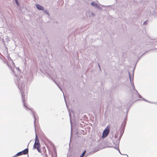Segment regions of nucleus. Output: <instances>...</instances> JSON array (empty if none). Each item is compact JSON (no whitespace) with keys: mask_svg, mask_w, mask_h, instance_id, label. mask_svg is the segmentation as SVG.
<instances>
[{"mask_svg":"<svg viewBox=\"0 0 157 157\" xmlns=\"http://www.w3.org/2000/svg\"><path fill=\"white\" fill-rule=\"evenodd\" d=\"M35 132L36 134V137L35 139V142L33 146V149H36L37 151L40 153H41V151L40 149V145L38 139L37 135L36 132V128H35Z\"/></svg>","mask_w":157,"mask_h":157,"instance_id":"20e7f679","label":"nucleus"},{"mask_svg":"<svg viewBox=\"0 0 157 157\" xmlns=\"http://www.w3.org/2000/svg\"><path fill=\"white\" fill-rule=\"evenodd\" d=\"M15 2H16V1H18V0H15Z\"/></svg>","mask_w":157,"mask_h":157,"instance_id":"cd10ccee","label":"nucleus"},{"mask_svg":"<svg viewBox=\"0 0 157 157\" xmlns=\"http://www.w3.org/2000/svg\"><path fill=\"white\" fill-rule=\"evenodd\" d=\"M128 111H127V113H128Z\"/></svg>","mask_w":157,"mask_h":157,"instance_id":"2f4dec72","label":"nucleus"},{"mask_svg":"<svg viewBox=\"0 0 157 157\" xmlns=\"http://www.w3.org/2000/svg\"><path fill=\"white\" fill-rule=\"evenodd\" d=\"M124 129H121V131L118 138V135L116 134L114 136V139L113 140V143L114 144L118 145L119 144L120 140L124 132Z\"/></svg>","mask_w":157,"mask_h":157,"instance_id":"39448f33","label":"nucleus"},{"mask_svg":"<svg viewBox=\"0 0 157 157\" xmlns=\"http://www.w3.org/2000/svg\"><path fill=\"white\" fill-rule=\"evenodd\" d=\"M36 8L38 10H44V7L40 5L39 4H36Z\"/></svg>","mask_w":157,"mask_h":157,"instance_id":"9d476101","label":"nucleus"},{"mask_svg":"<svg viewBox=\"0 0 157 157\" xmlns=\"http://www.w3.org/2000/svg\"><path fill=\"white\" fill-rule=\"evenodd\" d=\"M118 151H119V152L121 154V155H124V154H122L121 153V152H120V150H119H119H118ZM126 155L127 156V157H128V155Z\"/></svg>","mask_w":157,"mask_h":157,"instance_id":"aec40b11","label":"nucleus"},{"mask_svg":"<svg viewBox=\"0 0 157 157\" xmlns=\"http://www.w3.org/2000/svg\"><path fill=\"white\" fill-rule=\"evenodd\" d=\"M28 157H29V156H28Z\"/></svg>","mask_w":157,"mask_h":157,"instance_id":"473e14b6","label":"nucleus"},{"mask_svg":"<svg viewBox=\"0 0 157 157\" xmlns=\"http://www.w3.org/2000/svg\"><path fill=\"white\" fill-rule=\"evenodd\" d=\"M28 151L29 149L28 148H27L22 151L17 153L16 155L13 156V157H16L21 155H26L28 153Z\"/></svg>","mask_w":157,"mask_h":157,"instance_id":"423d86ee","label":"nucleus"},{"mask_svg":"<svg viewBox=\"0 0 157 157\" xmlns=\"http://www.w3.org/2000/svg\"><path fill=\"white\" fill-rule=\"evenodd\" d=\"M155 104L157 105V102H155Z\"/></svg>","mask_w":157,"mask_h":157,"instance_id":"393cba45","label":"nucleus"},{"mask_svg":"<svg viewBox=\"0 0 157 157\" xmlns=\"http://www.w3.org/2000/svg\"><path fill=\"white\" fill-rule=\"evenodd\" d=\"M149 103H151V104H155V102H152V101H149L148 102Z\"/></svg>","mask_w":157,"mask_h":157,"instance_id":"412c9836","label":"nucleus"},{"mask_svg":"<svg viewBox=\"0 0 157 157\" xmlns=\"http://www.w3.org/2000/svg\"><path fill=\"white\" fill-rule=\"evenodd\" d=\"M27 79H25L24 81V82H23L22 84H18V87L21 93V97L24 107L26 109H28V110H29V113L30 114L32 115L34 119V124L35 128V122L36 119L35 116L34 111L31 108L29 107V105H28L27 104H26L25 102L26 98L27 91V90L28 88L27 85Z\"/></svg>","mask_w":157,"mask_h":157,"instance_id":"f257e3e1","label":"nucleus"},{"mask_svg":"<svg viewBox=\"0 0 157 157\" xmlns=\"http://www.w3.org/2000/svg\"><path fill=\"white\" fill-rule=\"evenodd\" d=\"M57 85L58 86L59 88L60 89V90H62V89H61L60 87H59V86L57 84Z\"/></svg>","mask_w":157,"mask_h":157,"instance_id":"b1692460","label":"nucleus"},{"mask_svg":"<svg viewBox=\"0 0 157 157\" xmlns=\"http://www.w3.org/2000/svg\"><path fill=\"white\" fill-rule=\"evenodd\" d=\"M66 105L67 106V104L66 103Z\"/></svg>","mask_w":157,"mask_h":157,"instance_id":"7c9ffc66","label":"nucleus"},{"mask_svg":"<svg viewBox=\"0 0 157 157\" xmlns=\"http://www.w3.org/2000/svg\"><path fill=\"white\" fill-rule=\"evenodd\" d=\"M7 59L9 61V62L10 61L11 62L12 64L14 66V67H15V65L14 63L12 61V59H11V58L10 57V56L8 57Z\"/></svg>","mask_w":157,"mask_h":157,"instance_id":"f8f14e48","label":"nucleus"},{"mask_svg":"<svg viewBox=\"0 0 157 157\" xmlns=\"http://www.w3.org/2000/svg\"><path fill=\"white\" fill-rule=\"evenodd\" d=\"M109 129L107 127H106L104 130L102 134V137L103 138H104L106 137L109 134Z\"/></svg>","mask_w":157,"mask_h":157,"instance_id":"0eeeda50","label":"nucleus"},{"mask_svg":"<svg viewBox=\"0 0 157 157\" xmlns=\"http://www.w3.org/2000/svg\"><path fill=\"white\" fill-rule=\"evenodd\" d=\"M86 14L87 16L90 17H93L95 15V13L90 11H88L87 12Z\"/></svg>","mask_w":157,"mask_h":157,"instance_id":"1a4fd4ad","label":"nucleus"},{"mask_svg":"<svg viewBox=\"0 0 157 157\" xmlns=\"http://www.w3.org/2000/svg\"><path fill=\"white\" fill-rule=\"evenodd\" d=\"M115 145H116V146L114 147H114L115 149H116L117 150H119V144L118 145H116V144H115Z\"/></svg>","mask_w":157,"mask_h":157,"instance_id":"2eb2a0df","label":"nucleus"},{"mask_svg":"<svg viewBox=\"0 0 157 157\" xmlns=\"http://www.w3.org/2000/svg\"><path fill=\"white\" fill-rule=\"evenodd\" d=\"M4 62L5 63H6L8 67L11 69V71L13 74L15 75L16 78H15V82L16 83L18 87V84H22L24 82V81L26 79L24 80L23 81V78L22 76L20 75V73H21V71L18 68H17L15 67V68L17 71V74H16L15 71L14 70V69L12 68L11 66L7 62V60L6 59H3Z\"/></svg>","mask_w":157,"mask_h":157,"instance_id":"f03ea898","label":"nucleus"},{"mask_svg":"<svg viewBox=\"0 0 157 157\" xmlns=\"http://www.w3.org/2000/svg\"><path fill=\"white\" fill-rule=\"evenodd\" d=\"M147 21H145L143 23V25H146L147 24Z\"/></svg>","mask_w":157,"mask_h":157,"instance_id":"a211bd4d","label":"nucleus"},{"mask_svg":"<svg viewBox=\"0 0 157 157\" xmlns=\"http://www.w3.org/2000/svg\"><path fill=\"white\" fill-rule=\"evenodd\" d=\"M69 116L70 118V123H71V113L70 112H69Z\"/></svg>","mask_w":157,"mask_h":157,"instance_id":"f3484780","label":"nucleus"},{"mask_svg":"<svg viewBox=\"0 0 157 157\" xmlns=\"http://www.w3.org/2000/svg\"><path fill=\"white\" fill-rule=\"evenodd\" d=\"M15 2H16V4L18 6L19 5V2H18V1H16Z\"/></svg>","mask_w":157,"mask_h":157,"instance_id":"4be33fe9","label":"nucleus"},{"mask_svg":"<svg viewBox=\"0 0 157 157\" xmlns=\"http://www.w3.org/2000/svg\"><path fill=\"white\" fill-rule=\"evenodd\" d=\"M91 4L92 6H95V7H96L97 8H100V9H101V7H100L99 6V5L97 4V3L94 2H92L91 3Z\"/></svg>","mask_w":157,"mask_h":157,"instance_id":"9b49d317","label":"nucleus"},{"mask_svg":"<svg viewBox=\"0 0 157 157\" xmlns=\"http://www.w3.org/2000/svg\"><path fill=\"white\" fill-rule=\"evenodd\" d=\"M153 44L154 45V48L157 49V41H155L152 42Z\"/></svg>","mask_w":157,"mask_h":157,"instance_id":"ddd939ff","label":"nucleus"},{"mask_svg":"<svg viewBox=\"0 0 157 157\" xmlns=\"http://www.w3.org/2000/svg\"><path fill=\"white\" fill-rule=\"evenodd\" d=\"M128 73L130 80V82H131V84L132 86V88L133 89V92L132 93V97L133 98H134V97H136V96H137L139 98H143L142 97V96L138 93L137 91L135 89V87L134 86L133 81V76H132V82L131 75L130 74V73L129 71H128Z\"/></svg>","mask_w":157,"mask_h":157,"instance_id":"7ed1b4c3","label":"nucleus"},{"mask_svg":"<svg viewBox=\"0 0 157 157\" xmlns=\"http://www.w3.org/2000/svg\"><path fill=\"white\" fill-rule=\"evenodd\" d=\"M44 13H45L47 14L48 15V16L50 15L48 11L47 10H45L44 9V10H43Z\"/></svg>","mask_w":157,"mask_h":157,"instance_id":"4468645a","label":"nucleus"},{"mask_svg":"<svg viewBox=\"0 0 157 157\" xmlns=\"http://www.w3.org/2000/svg\"><path fill=\"white\" fill-rule=\"evenodd\" d=\"M86 153V151H84L83 152L82 154L79 157H83Z\"/></svg>","mask_w":157,"mask_h":157,"instance_id":"dca6fc26","label":"nucleus"},{"mask_svg":"<svg viewBox=\"0 0 157 157\" xmlns=\"http://www.w3.org/2000/svg\"><path fill=\"white\" fill-rule=\"evenodd\" d=\"M127 119V115H126V117L124 119L123 121L122 122V123H121V129H124V130L126 124V123Z\"/></svg>","mask_w":157,"mask_h":157,"instance_id":"6e6552de","label":"nucleus"},{"mask_svg":"<svg viewBox=\"0 0 157 157\" xmlns=\"http://www.w3.org/2000/svg\"><path fill=\"white\" fill-rule=\"evenodd\" d=\"M45 156L46 157H47V154L45 155Z\"/></svg>","mask_w":157,"mask_h":157,"instance_id":"a878e982","label":"nucleus"},{"mask_svg":"<svg viewBox=\"0 0 157 157\" xmlns=\"http://www.w3.org/2000/svg\"><path fill=\"white\" fill-rule=\"evenodd\" d=\"M63 94L64 97V93H63Z\"/></svg>","mask_w":157,"mask_h":157,"instance_id":"bb28decb","label":"nucleus"},{"mask_svg":"<svg viewBox=\"0 0 157 157\" xmlns=\"http://www.w3.org/2000/svg\"><path fill=\"white\" fill-rule=\"evenodd\" d=\"M135 69V67L134 68V70Z\"/></svg>","mask_w":157,"mask_h":157,"instance_id":"c756f323","label":"nucleus"},{"mask_svg":"<svg viewBox=\"0 0 157 157\" xmlns=\"http://www.w3.org/2000/svg\"><path fill=\"white\" fill-rule=\"evenodd\" d=\"M141 100H144L145 101H147V102H149V101L147 100H146L145 99H144L143 98H142V99H141Z\"/></svg>","mask_w":157,"mask_h":157,"instance_id":"6ab92c4d","label":"nucleus"},{"mask_svg":"<svg viewBox=\"0 0 157 157\" xmlns=\"http://www.w3.org/2000/svg\"><path fill=\"white\" fill-rule=\"evenodd\" d=\"M99 150V149H98V150H95V149H94V152H96V151H98Z\"/></svg>","mask_w":157,"mask_h":157,"instance_id":"5701e85b","label":"nucleus"},{"mask_svg":"<svg viewBox=\"0 0 157 157\" xmlns=\"http://www.w3.org/2000/svg\"><path fill=\"white\" fill-rule=\"evenodd\" d=\"M87 156V155H86L85 157H86Z\"/></svg>","mask_w":157,"mask_h":157,"instance_id":"c85d7f7f","label":"nucleus"}]
</instances>
